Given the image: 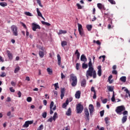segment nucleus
<instances>
[{
  "label": "nucleus",
  "instance_id": "obj_19",
  "mask_svg": "<svg viewBox=\"0 0 130 130\" xmlns=\"http://www.w3.org/2000/svg\"><path fill=\"white\" fill-rule=\"evenodd\" d=\"M68 105H69V100H67L66 103H63L62 107V108H66Z\"/></svg>",
  "mask_w": 130,
  "mask_h": 130
},
{
  "label": "nucleus",
  "instance_id": "obj_48",
  "mask_svg": "<svg viewBox=\"0 0 130 130\" xmlns=\"http://www.w3.org/2000/svg\"><path fill=\"white\" fill-rule=\"evenodd\" d=\"M53 105H54V103L53 102H51L50 105V109H52Z\"/></svg>",
  "mask_w": 130,
  "mask_h": 130
},
{
  "label": "nucleus",
  "instance_id": "obj_9",
  "mask_svg": "<svg viewBox=\"0 0 130 130\" xmlns=\"http://www.w3.org/2000/svg\"><path fill=\"white\" fill-rule=\"evenodd\" d=\"M32 29L33 31H36V29H41L40 26L38 24H36V23H32Z\"/></svg>",
  "mask_w": 130,
  "mask_h": 130
},
{
  "label": "nucleus",
  "instance_id": "obj_63",
  "mask_svg": "<svg viewBox=\"0 0 130 130\" xmlns=\"http://www.w3.org/2000/svg\"><path fill=\"white\" fill-rule=\"evenodd\" d=\"M112 74H113L114 75H117V71L116 70H113L112 71Z\"/></svg>",
  "mask_w": 130,
  "mask_h": 130
},
{
  "label": "nucleus",
  "instance_id": "obj_30",
  "mask_svg": "<svg viewBox=\"0 0 130 130\" xmlns=\"http://www.w3.org/2000/svg\"><path fill=\"white\" fill-rule=\"evenodd\" d=\"M86 28H87L88 31H91V30H92V25L87 24L86 25Z\"/></svg>",
  "mask_w": 130,
  "mask_h": 130
},
{
  "label": "nucleus",
  "instance_id": "obj_60",
  "mask_svg": "<svg viewBox=\"0 0 130 130\" xmlns=\"http://www.w3.org/2000/svg\"><path fill=\"white\" fill-rule=\"evenodd\" d=\"M66 78V76L63 75V73H61V79H64Z\"/></svg>",
  "mask_w": 130,
  "mask_h": 130
},
{
  "label": "nucleus",
  "instance_id": "obj_14",
  "mask_svg": "<svg viewBox=\"0 0 130 130\" xmlns=\"http://www.w3.org/2000/svg\"><path fill=\"white\" fill-rule=\"evenodd\" d=\"M86 79H84L81 82V87H83V88H85L86 87Z\"/></svg>",
  "mask_w": 130,
  "mask_h": 130
},
{
  "label": "nucleus",
  "instance_id": "obj_28",
  "mask_svg": "<svg viewBox=\"0 0 130 130\" xmlns=\"http://www.w3.org/2000/svg\"><path fill=\"white\" fill-rule=\"evenodd\" d=\"M0 6L3 8H5V7H7V6H8V4H7L6 2H1L0 3Z\"/></svg>",
  "mask_w": 130,
  "mask_h": 130
},
{
  "label": "nucleus",
  "instance_id": "obj_57",
  "mask_svg": "<svg viewBox=\"0 0 130 130\" xmlns=\"http://www.w3.org/2000/svg\"><path fill=\"white\" fill-rule=\"evenodd\" d=\"M11 84L13 87H15L16 86V83L14 81H11Z\"/></svg>",
  "mask_w": 130,
  "mask_h": 130
},
{
  "label": "nucleus",
  "instance_id": "obj_51",
  "mask_svg": "<svg viewBox=\"0 0 130 130\" xmlns=\"http://www.w3.org/2000/svg\"><path fill=\"white\" fill-rule=\"evenodd\" d=\"M101 106V104L99 103V102H97V103H96V107L98 108H100Z\"/></svg>",
  "mask_w": 130,
  "mask_h": 130
},
{
  "label": "nucleus",
  "instance_id": "obj_53",
  "mask_svg": "<svg viewBox=\"0 0 130 130\" xmlns=\"http://www.w3.org/2000/svg\"><path fill=\"white\" fill-rule=\"evenodd\" d=\"M0 77H2V78L6 77V73L5 72H2V74L0 75Z\"/></svg>",
  "mask_w": 130,
  "mask_h": 130
},
{
  "label": "nucleus",
  "instance_id": "obj_34",
  "mask_svg": "<svg viewBox=\"0 0 130 130\" xmlns=\"http://www.w3.org/2000/svg\"><path fill=\"white\" fill-rule=\"evenodd\" d=\"M111 101L112 102H114V101H115V95H114V91H113V95L111 98Z\"/></svg>",
  "mask_w": 130,
  "mask_h": 130
},
{
  "label": "nucleus",
  "instance_id": "obj_47",
  "mask_svg": "<svg viewBox=\"0 0 130 130\" xmlns=\"http://www.w3.org/2000/svg\"><path fill=\"white\" fill-rule=\"evenodd\" d=\"M27 102H31L32 101V98L28 96L26 99Z\"/></svg>",
  "mask_w": 130,
  "mask_h": 130
},
{
  "label": "nucleus",
  "instance_id": "obj_39",
  "mask_svg": "<svg viewBox=\"0 0 130 130\" xmlns=\"http://www.w3.org/2000/svg\"><path fill=\"white\" fill-rule=\"evenodd\" d=\"M76 6H77L78 10H82V9H83V8L82 7V6H81V5H80V4H79V3H77L76 4Z\"/></svg>",
  "mask_w": 130,
  "mask_h": 130
},
{
  "label": "nucleus",
  "instance_id": "obj_44",
  "mask_svg": "<svg viewBox=\"0 0 130 130\" xmlns=\"http://www.w3.org/2000/svg\"><path fill=\"white\" fill-rule=\"evenodd\" d=\"M54 85L55 87V90H57V89L59 88V86H58V83H55Z\"/></svg>",
  "mask_w": 130,
  "mask_h": 130
},
{
  "label": "nucleus",
  "instance_id": "obj_46",
  "mask_svg": "<svg viewBox=\"0 0 130 130\" xmlns=\"http://www.w3.org/2000/svg\"><path fill=\"white\" fill-rule=\"evenodd\" d=\"M108 2L111 4V5H115L116 3L114 0H108Z\"/></svg>",
  "mask_w": 130,
  "mask_h": 130
},
{
  "label": "nucleus",
  "instance_id": "obj_32",
  "mask_svg": "<svg viewBox=\"0 0 130 130\" xmlns=\"http://www.w3.org/2000/svg\"><path fill=\"white\" fill-rule=\"evenodd\" d=\"M78 31L79 32V34L80 36L83 37H85V33H84V29H83L82 30H78Z\"/></svg>",
  "mask_w": 130,
  "mask_h": 130
},
{
  "label": "nucleus",
  "instance_id": "obj_17",
  "mask_svg": "<svg viewBox=\"0 0 130 130\" xmlns=\"http://www.w3.org/2000/svg\"><path fill=\"white\" fill-rule=\"evenodd\" d=\"M66 115L68 116H70L72 114V110L71 109V108H69L68 110V111L66 112Z\"/></svg>",
  "mask_w": 130,
  "mask_h": 130
},
{
  "label": "nucleus",
  "instance_id": "obj_24",
  "mask_svg": "<svg viewBox=\"0 0 130 130\" xmlns=\"http://www.w3.org/2000/svg\"><path fill=\"white\" fill-rule=\"evenodd\" d=\"M39 54L41 58H43V57H44V52H43V51H40L39 52Z\"/></svg>",
  "mask_w": 130,
  "mask_h": 130
},
{
  "label": "nucleus",
  "instance_id": "obj_64",
  "mask_svg": "<svg viewBox=\"0 0 130 130\" xmlns=\"http://www.w3.org/2000/svg\"><path fill=\"white\" fill-rule=\"evenodd\" d=\"M11 114H12V112L11 111H9L7 113V116H11Z\"/></svg>",
  "mask_w": 130,
  "mask_h": 130
},
{
  "label": "nucleus",
  "instance_id": "obj_26",
  "mask_svg": "<svg viewBox=\"0 0 130 130\" xmlns=\"http://www.w3.org/2000/svg\"><path fill=\"white\" fill-rule=\"evenodd\" d=\"M61 46L62 47H64V46H66V45H68V42L66 41H63L61 42Z\"/></svg>",
  "mask_w": 130,
  "mask_h": 130
},
{
  "label": "nucleus",
  "instance_id": "obj_43",
  "mask_svg": "<svg viewBox=\"0 0 130 130\" xmlns=\"http://www.w3.org/2000/svg\"><path fill=\"white\" fill-rule=\"evenodd\" d=\"M37 3L39 4L40 7H41V8L43 7V6L42 4H41V1L40 0H37Z\"/></svg>",
  "mask_w": 130,
  "mask_h": 130
},
{
  "label": "nucleus",
  "instance_id": "obj_25",
  "mask_svg": "<svg viewBox=\"0 0 130 130\" xmlns=\"http://www.w3.org/2000/svg\"><path fill=\"white\" fill-rule=\"evenodd\" d=\"M78 31L84 30V29H83V26H82V24L80 23H78Z\"/></svg>",
  "mask_w": 130,
  "mask_h": 130
},
{
  "label": "nucleus",
  "instance_id": "obj_41",
  "mask_svg": "<svg viewBox=\"0 0 130 130\" xmlns=\"http://www.w3.org/2000/svg\"><path fill=\"white\" fill-rule=\"evenodd\" d=\"M42 116L43 118H46V117L47 116V113L46 112L43 113Z\"/></svg>",
  "mask_w": 130,
  "mask_h": 130
},
{
  "label": "nucleus",
  "instance_id": "obj_12",
  "mask_svg": "<svg viewBox=\"0 0 130 130\" xmlns=\"http://www.w3.org/2000/svg\"><path fill=\"white\" fill-rule=\"evenodd\" d=\"M97 7L99 8V10H105V7L104 5L101 3H98L97 4Z\"/></svg>",
  "mask_w": 130,
  "mask_h": 130
},
{
  "label": "nucleus",
  "instance_id": "obj_37",
  "mask_svg": "<svg viewBox=\"0 0 130 130\" xmlns=\"http://www.w3.org/2000/svg\"><path fill=\"white\" fill-rule=\"evenodd\" d=\"M107 88L108 91H109L110 92H113V87H112V86H108Z\"/></svg>",
  "mask_w": 130,
  "mask_h": 130
},
{
  "label": "nucleus",
  "instance_id": "obj_2",
  "mask_svg": "<svg viewBox=\"0 0 130 130\" xmlns=\"http://www.w3.org/2000/svg\"><path fill=\"white\" fill-rule=\"evenodd\" d=\"M70 79L72 82L71 83V85L72 87H76L78 84V79L77 76H75L74 74H72L70 75Z\"/></svg>",
  "mask_w": 130,
  "mask_h": 130
},
{
  "label": "nucleus",
  "instance_id": "obj_4",
  "mask_svg": "<svg viewBox=\"0 0 130 130\" xmlns=\"http://www.w3.org/2000/svg\"><path fill=\"white\" fill-rule=\"evenodd\" d=\"M83 110H84V106H83L81 103L76 105L77 113H81L83 112Z\"/></svg>",
  "mask_w": 130,
  "mask_h": 130
},
{
  "label": "nucleus",
  "instance_id": "obj_20",
  "mask_svg": "<svg viewBox=\"0 0 130 130\" xmlns=\"http://www.w3.org/2000/svg\"><path fill=\"white\" fill-rule=\"evenodd\" d=\"M67 30H59V32H58V35H61L62 34H67Z\"/></svg>",
  "mask_w": 130,
  "mask_h": 130
},
{
  "label": "nucleus",
  "instance_id": "obj_21",
  "mask_svg": "<svg viewBox=\"0 0 130 130\" xmlns=\"http://www.w3.org/2000/svg\"><path fill=\"white\" fill-rule=\"evenodd\" d=\"M57 57L58 59V64L59 66H60V63L61 62V57H60V55L59 54H57Z\"/></svg>",
  "mask_w": 130,
  "mask_h": 130
},
{
  "label": "nucleus",
  "instance_id": "obj_58",
  "mask_svg": "<svg viewBox=\"0 0 130 130\" xmlns=\"http://www.w3.org/2000/svg\"><path fill=\"white\" fill-rule=\"evenodd\" d=\"M9 90H10L11 92H12V93H15V89H13V87H10L9 88Z\"/></svg>",
  "mask_w": 130,
  "mask_h": 130
},
{
  "label": "nucleus",
  "instance_id": "obj_22",
  "mask_svg": "<svg viewBox=\"0 0 130 130\" xmlns=\"http://www.w3.org/2000/svg\"><path fill=\"white\" fill-rule=\"evenodd\" d=\"M127 120V116H124L122 118V123H124Z\"/></svg>",
  "mask_w": 130,
  "mask_h": 130
},
{
  "label": "nucleus",
  "instance_id": "obj_18",
  "mask_svg": "<svg viewBox=\"0 0 130 130\" xmlns=\"http://www.w3.org/2000/svg\"><path fill=\"white\" fill-rule=\"evenodd\" d=\"M88 67V69H94V68H93V64H92V60L91 59V58L89 59Z\"/></svg>",
  "mask_w": 130,
  "mask_h": 130
},
{
  "label": "nucleus",
  "instance_id": "obj_33",
  "mask_svg": "<svg viewBox=\"0 0 130 130\" xmlns=\"http://www.w3.org/2000/svg\"><path fill=\"white\" fill-rule=\"evenodd\" d=\"M42 24H43V25H46V26H50V23H48V22H45L44 21H41Z\"/></svg>",
  "mask_w": 130,
  "mask_h": 130
},
{
  "label": "nucleus",
  "instance_id": "obj_6",
  "mask_svg": "<svg viewBox=\"0 0 130 130\" xmlns=\"http://www.w3.org/2000/svg\"><path fill=\"white\" fill-rule=\"evenodd\" d=\"M11 28L13 35L14 36H18V27L16 25H13Z\"/></svg>",
  "mask_w": 130,
  "mask_h": 130
},
{
  "label": "nucleus",
  "instance_id": "obj_15",
  "mask_svg": "<svg viewBox=\"0 0 130 130\" xmlns=\"http://www.w3.org/2000/svg\"><path fill=\"white\" fill-rule=\"evenodd\" d=\"M81 97V91H80L79 90L77 91L76 94H75V98L77 99H80Z\"/></svg>",
  "mask_w": 130,
  "mask_h": 130
},
{
  "label": "nucleus",
  "instance_id": "obj_29",
  "mask_svg": "<svg viewBox=\"0 0 130 130\" xmlns=\"http://www.w3.org/2000/svg\"><path fill=\"white\" fill-rule=\"evenodd\" d=\"M75 54L77 55V59H80V53L79 52V50H76Z\"/></svg>",
  "mask_w": 130,
  "mask_h": 130
},
{
  "label": "nucleus",
  "instance_id": "obj_54",
  "mask_svg": "<svg viewBox=\"0 0 130 130\" xmlns=\"http://www.w3.org/2000/svg\"><path fill=\"white\" fill-rule=\"evenodd\" d=\"M123 115H127V114H128V112H127V111H123V112L122 113Z\"/></svg>",
  "mask_w": 130,
  "mask_h": 130
},
{
  "label": "nucleus",
  "instance_id": "obj_62",
  "mask_svg": "<svg viewBox=\"0 0 130 130\" xmlns=\"http://www.w3.org/2000/svg\"><path fill=\"white\" fill-rule=\"evenodd\" d=\"M18 97L19 98H20V97H21L22 96V93L21 92V91H18Z\"/></svg>",
  "mask_w": 130,
  "mask_h": 130
},
{
  "label": "nucleus",
  "instance_id": "obj_38",
  "mask_svg": "<svg viewBox=\"0 0 130 130\" xmlns=\"http://www.w3.org/2000/svg\"><path fill=\"white\" fill-rule=\"evenodd\" d=\"M24 14L25 15H26V16H28L29 17H32V16H33L32 14H31V13L29 12H25Z\"/></svg>",
  "mask_w": 130,
  "mask_h": 130
},
{
  "label": "nucleus",
  "instance_id": "obj_16",
  "mask_svg": "<svg viewBox=\"0 0 130 130\" xmlns=\"http://www.w3.org/2000/svg\"><path fill=\"white\" fill-rule=\"evenodd\" d=\"M80 59L81 61H87V58H86V56L84 54L81 56Z\"/></svg>",
  "mask_w": 130,
  "mask_h": 130
},
{
  "label": "nucleus",
  "instance_id": "obj_3",
  "mask_svg": "<svg viewBox=\"0 0 130 130\" xmlns=\"http://www.w3.org/2000/svg\"><path fill=\"white\" fill-rule=\"evenodd\" d=\"M124 110H125V107L123 105H121L116 107L115 112L117 114L121 115V112H122V111H124Z\"/></svg>",
  "mask_w": 130,
  "mask_h": 130
},
{
  "label": "nucleus",
  "instance_id": "obj_36",
  "mask_svg": "<svg viewBox=\"0 0 130 130\" xmlns=\"http://www.w3.org/2000/svg\"><path fill=\"white\" fill-rule=\"evenodd\" d=\"M19 71H20V67H16L14 70V73L17 74Z\"/></svg>",
  "mask_w": 130,
  "mask_h": 130
},
{
  "label": "nucleus",
  "instance_id": "obj_45",
  "mask_svg": "<svg viewBox=\"0 0 130 130\" xmlns=\"http://www.w3.org/2000/svg\"><path fill=\"white\" fill-rule=\"evenodd\" d=\"M98 75L99 77H101V76L102 75V70H98Z\"/></svg>",
  "mask_w": 130,
  "mask_h": 130
},
{
  "label": "nucleus",
  "instance_id": "obj_35",
  "mask_svg": "<svg viewBox=\"0 0 130 130\" xmlns=\"http://www.w3.org/2000/svg\"><path fill=\"white\" fill-rule=\"evenodd\" d=\"M88 68V64H86L85 63H83L82 64V69H86Z\"/></svg>",
  "mask_w": 130,
  "mask_h": 130
},
{
  "label": "nucleus",
  "instance_id": "obj_7",
  "mask_svg": "<svg viewBox=\"0 0 130 130\" xmlns=\"http://www.w3.org/2000/svg\"><path fill=\"white\" fill-rule=\"evenodd\" d=\"M33 122H34V120H28L26 121L24 123V124L23 125V127H28L29 124H33Z\"/></svg>",
  "mask_w": 130,
  "mask_h": 130
},
{
  "label": "nucleus",
  "instance_id": "obj_59",
  "mask_svg": "<svg viewBox=\"0 0 130 130\" xmlns=\"http://www.w3.org/2000/svg\"><path fill=\"white\" fill-rule=\"evenodd\" d=\"M102 103H103L104 104H105V103H107V99H104V100L102 101Z\"/></svg>",
  "mask_w": 130,
  "mask_h": 130
},
{
  "label": "nucleus",
  "instance_id": "obj_8",
  "mask_svg": "<svg viewBox=\"0 0 130 130\" xmlns=\"http://www.w3.org/2000/svg\"><path fill=\"white\" fill-rule=\"evenodd\" d=\"M88 109L89 110L90 115V116H92L93 112H94V106H93L92 104L89 105Z\"/></svg>",
  "mask_w": 130,
  "mask_h": 130
},
{
  "label": "nucleus",
  "instance_id": "obj_61",
  "mask_svg": "<svg viewBox=\"0 0 130 130\" xmlns=\"http://www.w3.org/2000/svg\"><path fill=\"white\" fill-rule=\"evenodd\" d=\"M108 120H109L108 117H106V118H105V122H106V123L107 124L108 123Z\"/></svg>",
  "mask_w": 130,
  "mask_h": 130
},
{
  "label": "nucleus",
  "instance_id": "obj_55",
  "mask_svg": "<svg viewBox=\"0 0 130 130\" xmlns=\"http://www.w3.org/2000/svg\"><path fill=\"white\" fill-rule=\"evenodd\" d=\"M100 115L101 116V117H102L103 116V115H104V110L101 111L100 112Z\"/></svg>",
  "mask_w": 130,
  "mask_h": 130
},
{
  "label": "nucleus",
  "instance_id": "obj_31",
  "mask_svg": "<svg viewBox=\"0 0 130 130\" xmlns=\"http://www.w3.org/2000/svg\"><path fill=\"white\" fill-rule=\"evenodd\" d=\"M47 71L49 75H52V73H53L52 69L50 68H47Z\"/></svg>",
  "mask_w": 130,
  "mask_h": 130
},
{
  "label": "nucleus",
  "instance_id": "obj_23",
  "mask_svg": "<svg viewBox=\"0 0 130 130\" xmlns=\"http://www.w3.org/2000/svg\"><path fill=\"white\" fill-rule=\"evenodd\" d=\"M120 81L123 82V83H125L126 82V77L122 76L120 78Z\"/></svg>",
  "mask_w": 130,
  "mask_h": 130
},
{
  "label": "nucleus",
  "instance_id": "obj_5",
  "mask_svg": "<svg viewBox=\"0 0 130 130\" xmlns=\"http://www.w3.org/2000/svg\"><path fill=\"white\" fill-rule=\"evenodd\" d=\"M84 114L86 121H89L90 120V113H89V110L87 108L84 109Z\"/></svg>",
  "mask_w": 130,
  "mask_h": 130
},
{
  "label": "nucleus",
  "instance_id": "obj_56",
  "mask_svg": "<svg viewBox=\"0 0 130 130\" xmlns=\"http://www.w3.org/2000/svg\"><path fill=\"white\" fill-rule=\"evenodd\" d=\"M52 120H53V118L52 117L49 118V119L47 120L48 122H52Z\"/></svg>",
  "mask_w": 130,
  "mask_h": 130
},
{
  "label": "nucleus",
  "instance_id": "obj_52",
  "mask_svg": "<svg viewBox=\"0 0 130 130\" xmlns=\"http://www.w3.org/2000/svg\"><path fill=\"white\" fill-rule=\"evenodd\" d=\"M20 24L25 28V29H27V26H26V24H25L24 23L20 22Z\"/></svg>",
  "mask_w": 130,
  "mask_h": 130
},
{
  "label": "nucleus",
  "instance_id": "obj_1",
  "mask_svg": "<svg viewBox=\"0 0 130 130\" xmlns=\"http://www.w3.org/2000/svg\"><path fill=\"white\" fill-rule=\"evenodd\" d=\"M86 77L87 80L89 79V77L90 78L93 77V79L97 78V73L94 68H88V70L86 71Z\"/></svg>",
  "mask_w": 130,
  "mask_h": 130
},
{
  "label": "nucleus",
  "instance_id": "obj_10",
  "mask_svg": "<svg viewBox=\"0 0 130 130\" xmlns=\"http://www.w3.org/2000/svg\"><path fill=\"white\" fill-rule=\"evenodd\" d=\"M91 91L93 92V99H96L97 98V95H96V90H95V88L93 86H92L91 88Z\"/></svg>",
  "mask_w": 130,
  "mask_h": 130
},
{
  "label": "nucleus",
  "instance_id": "obj_13",
  "mask_svg": "<svg viewBox=\"0 0 130 130\" xmlns=\"http://www.w3.org/2000/svg\"><path fill=\"white\" fill-rule=\"evenodd\" d=\"M7 53L9 59L12 60L13 59V54L9 50L7 51Z\"/></svg>",
  "mask_w": 130,
  "mask_h": 130
},
{
  "label": "nucleus",
  "instance_id": "obj_50",
  "mask_svg": "<svg viewBox=\"0 0 130 130\" xmlns=\"http://www.w3.org/2000/svg\"><path fill=\"white\" fill-rule=\"evenodd\" d=\"M102 57L103 58L102 61H105V55H103V56H100L99 57L100 59H101Z\"/></svg>",
  "mask_w": 130,
  "mask_h": 130
},
{
  "label": "nucleus",
  "instance_id": "obj_11",
  "mask_svg": "<svg viewBox=\"0 0 130 130\" xmlns=\"http://www.w3.org/2000/svg\"><path fill=\"white\" fill-rule=\"evenodd\" d=\"M37 14H38V16L39 17H41V18H42L43 19V20L45 21V18H44V17H43V16H42V14L41 13L40 11H39V8H37Z\"/></svg>",
  "mask_w": 130,
  "mask_h": 130
},
{
  "label": "nucleus",
  "instance_id": "obj_42",
  "mask_svg": "<svg viewBox=\"0 0 130 130\" xmlns=\"http://www.w3.org/2000/svg\"><path fill=\"white\" fill-rule=\"evenodd\" d=\"M124 92H126V94H128V97L130 98L129 91L128 90V89H127V88H125L124 89Z\"/></svg>",
  "mask_w": 130,
  "mask_h": 130
},
{
  "label": "nucleus",
  "instance_id": "obj_27",
  "mask_svg": "<svg viewBox=\"0 0 130 130\" xmlns=\"http://www.w3.org/2000/svg\"><path fill=\"white\" fill-rule=\"evenodd\" d=\"M58 116H57V113L55 112L54 114V115L53 116V120H54V121H55V120H56V118H57Z\"/></svg>",
  "mask_w": 130,
  "mask_h": 130
},
{
  "label": "nucleus",
  "instance_id": "obj_49",
  "mask_svg": "<svg viewBox=\"0 0 130 130\" xmlns=\"http://www.w3.org/2000/svg\"><path fill=\"white\" fill-rule=\"evenodd\" d=\"M80 67V63H76V69L77 71H79V68Z\"/></svg>",
  "mask_w": 130,
  "mask_h": 130
},
{
  "label": "nucleus",
  "instance_id": "obj_40",
  "mask_svg": "<svg viewBox=\"0 0 130 130\" xmlns=\"http://www.w3.org/2000/svg\"><path fill=\"white\" fill-rule=\"evenodd\" d=\"M44 128L43 124H41L40 126L38 128L37 130H42Z\"/></svg>",
  "mask_w": 130,
  "mask_h": 130
}]
</instances>
